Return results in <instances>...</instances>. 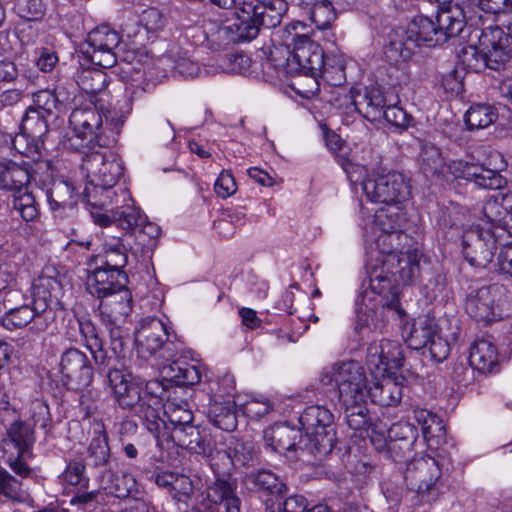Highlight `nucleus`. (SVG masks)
Masks as SVG:
<instances>
[{"instance_id":"nucleus-38","label":"nucleus","mask_w":512,"mask_h":512,"mask_svg":"<svg viewBox=\"0 0 512 512\" xmlns=\"http://www.w3.org/2000/svg\"><path fill=\"white\" fill-rule=\"evenodd\" d=\"M468 363L474 370L481 373H490L497 365V351L495 346L487 340L475 342L471 348Z\"/></svg>"},{"instance_id":"nucleus-5","label":"nucleus","mask_w":512,"mask_h":512,"mask_svg":"<svg viewBox=\"0 0 512 512\" xmlns=\"http://www.w3.org/2000/svg\"><path fill=\"white\" fill-rule=\"evenodd\" d=\"M466 15L458 4H448L437 12L435 21L427 16H416L410 26V38L418 46L435 47L458 36L464 29Z\"/></svg>"},{"instance_id":"nucleus-7","label":"nucleus","mask_w":512,"mask_h":512,"mask_svg":"<svg viewBox=\"0 0 512 512\" xmlns=\"http://www.w3.org/2000/svg\"><path fill=\"white\" fill-rule=\"evenodd\" d=\"M133 372L125 374L124 371L116 368H109L107 372V381L112 388L114 397L121 408L133 410L144 426V415L147 412L148 405L159 394L165 392V384L159 380H149L146 382L145 389L133 383L128 377Z\"/></svg>"},{"instance_id":"nucleus-30","label":"nucleus","mask_w":512,"mask_h":512,"mask_svg":"<svg viewBox=\"0 0 512 512\" xmlns=\"http://www.w3.org/2000/svg\"><path fill=\"white\" fill-rule=\"evenodd\" d=\"M57 271L53 267H46L33 281L32 298L36 302H42L47 312H53L50 308L53 300L58 301L62 285L57 277Z\"/></svg>"},{"instance_id":"nucleus-55","label":"nucleus","mask_w":512,"mask_h":512,"mask_svg":"<svg viewBox=\"0 0 512 512\" xmlns=\"http://www.w3.org/2000/svg\"><path fill=\"white\" fill-rule=\"evenodd\" d=\"M139 475L144 477L145 479L154 482L159 488L167 490L169 494L172 493L173 484L176 478L175 473L164 470H147V469H139Z\"/></svg>"},{"instance_id":"nucleus-13","label":"nucleus","mask_w":512,"mask_h":512,"mask_svg":"<svg viewBox=\"0 0 512 512\" xmlns=\"http://www.w3.org/2000/svg\"><path fill=\"white\" fill-rule=\"evenodd\" d=\"M121 42L120 34L108 25H101L87 35L80 53L87 62L101 67L110 68L117 63V53Z\"/></svg>"},{"instance_id":"nucleus-42","label":"nucleus","mask_w":512,"mask_h":512,"mask_svg":"<svg viewBox=\"0 0 512 512\" xmlns=\"http://www.w3.org/2000/svg\"><path fill=\"white\" fill-rule=\"evenodd\" d=\"M345 10L335 0H317L307 9L310 20L318 29L330 28L337 18V13Z\"/></svg>"},{"instance_id":"nucleus-44","label":"nucleus","mask_w":512,"mask_h":512,"mask_svg":"<svg viewBox=\"0 0 512 512\" xmlns=\"http://www.w3.org/2000/svg\"><path fill=\"white\" fill-rule=\"evenodd\" d=\"M110 460L111 452L107 434L104 430L96 431L87 450L88 464L93 467H107Z\"/></svg>"},{"instance_id":"nucleus-11","label":"nucleus","mask_w":512,"mask_h":512,"mask_svg":"<svg viewBox=\"0 0 512 512\" xmlns=\"http://www.w3.org/2000/svg\"><path fill=\"white\" fill-rule=\"evenodd\" d=\"M381 273L382 271L379 270H371V281L368 287L356 299L355 330L357 333L370 328L380 308H394L398 305L387 296V291L391 289L390 282Z\"/></svg>"},{"instance_id":"nucleus-61","label":"nucleus","mask_w":512,"mask_h":512,"mask_svg":"<svg viewBox=\"0 0 512 512\" xmlns=\"http://www.w3.org/2000/svg\"><path fill=\"white\" fill-rule=\"evenodd\" d=\"M33 453L31 454H21V452H17L16 457H9L7 460V464L10 469L20 478L27 479L32 478L35 470L31 468L27 462V458H32Z\"/></svg>"},{"instance_id":"nucleus-12","label":"nucleus","mask_w":512,"mask_h":512,"mask_svg":"<svg viewBox=\"0 0 512 512\" xmlns=\"http://www.w3.org/2000/svg\"><path fill=\"white\" fill-rule=\"evenodd\" d=\"M440 476L439 464L430 456L412 459L406 464L403 474L407 488L416 492L420 504L430 503L436 499Z\"/></svg>"},{"instance_id":"nucleus-25","label":"nucleus","mask_w":512,"mask_h":512,"mask_svg":"<svg viewBox=\"0 0 512 512\" xmlns=\"http://www.w3.org/2000/svg\"><path fill=\"white\" fill-rule=\"evenodd\" d=\"M54 318L53 312H47L42 302L32 300V305L24 304L9 308L1 317L2 326L10 331L19 329L34 321L41 328L47 326V321Z\"/></svg>"},{"instance_id":"nucleus-46","label":"nucleus","mask_w":512,"mask_h":512,"mask_svg":"<svg viewBox=\"0 0 512 512\" xmlns=\"http://www.w3.org/2000/svg\"><path fill=\"white\" fill-rule=\"evenodd\" d=\"M498 114L489 104L472 105L465 114V122L469 130L483 129L496 121Z\"/></svg>"},{"instance_id":"nucleus-63","label":"nucleus","mask_w":512,"mask_h":512,"mask_svg":"<svg viewBox=\"0 0 512 512\" xmlns=\"http://www.w3.org/2000/svg\"><path fill=\"white\" fill-rule=\"evenodd\" d=\"M193 492L194 488L191 479L184 475H176L172 493L170 494L172 498L178 501L186 502L191 498Z\"/></svg>"},{"instance_id":"nucleus-43","label":"nucleus","mask_w":512,"mask_h":512,"mask_svg":"<svg viewBox=\"0 0 512 512\" xmlns=\"http://www.w3.org/2000/svg\"><path fill=\"white\" fill-rule=\"evenodd\" d=\"M41 151L37 155V158H32L31 160H25V168L29 173V184L34 182L41 189H45L49 186L54 179L53 177V169L50 160L41 158Z\"/></svg>"},{"instance_id":"nucleus-49","label":"nucleus","mask_w":512,"mask_h":512,"mask_svg":"<svg viewBox=\"0 0 512 512\" xmlns=\"http://www.w3.org/2000/svg\"><path fill=\"white\" fill-rule=\"evenodd\" d=\"M459 58L469 71L479 73L487 68L485 49L482 46L470 45L464 47L459 54Z\"/></svg>"},{"instance_id":"nucleus-1","label":"nucleus","mask_w":512,"mask_h":512,"mask_svg":"<svg viewBox=\"0 0 512 512\" xmlns=\"http://www.w3.org/2000/svg\"><path fill=\"white\" fill-rule=\"evenodd\" d=\"M167 389L148 405L144 415V427L151 433L161 448L172 443L189 452L210 456L222 441L218 430H211L193 424L194 415L188 402L167 400Z\"/></svg>"},{"instance_id":"nucleus-52","label":"nucleus","mask_w":512,"mask_h":512,"mask_svg":"<svg viewBox=\"0 0 512 512\" xmlns=\"http://www.w3.org/2000/svg\"><path fill=\"white\" fill-rule=\"evenodd\" d=\"M30 107L48 117H50L54 111H61L50 89H43L34 93L33 104Z\"/></svg>"},{"instance_id":"nucleus-56","label":"nucleus","mask_w":512,"mask_h":512,"mask_svg":"<svg viewBox=\"0 0 512 512\" xmlns=\"http://www.w3.org/2000/svg\"><path fill=\"white\" fill-rule=\"evenodd\" d=\"M30 419L32 421V426L35 427L39 425L42 429H47L51 425V414L48 405L40 400L35 399L30 404Z\"/></svg>"},{"instance_id":"nucleus-17","label":"nucleus","mask_w":512,"mask_h":512,"mask_svg":"<svg viewBox=\"0 0 512 512\" xmlns=\"http://www.w3.org/2000/svg\"><path fill=\"white\" fill-rule=\"evenodd\" d=\"M366 197L374 203L393 204L405 201L410 190L404 176L398 172L369 177L362 184Z\"/></svg>"},{"instance_id":"nucleus-10","label":"nucleus","mask_w":512,"mask_h":512,"mask_svg":"<svg viewBox=\"0 0 512 512\" xmlns=\"http://www.w3.org/2000/svg\"><path fill=\"white\" fill-rule=\"evenodd\" d=\"M320 382L325 386L335 384L340 403H351L354 399L365 400L368 397L365 370L354 360L336 362L323 368Z\"/></svg>"},{"instance_id":"nucleus-19","label":"nucleus","mask_w":512,"mask_h":512,"mask_svg":"<svg viewBox=\"0 0 512 512\" xmlns=\"http://www.w3.org/2000/svg\"><path fill=\"white\" fill-rule=\"evenodd\" d=\"M404 360L403 347L398 341H374L367 349L366 363L376 377L394 374L403 366Z\"/></svg>"},{"instance_id":"nucleus-33","label":"nucleus","mask_w":512,"mask_h":512,"mask_svg":"<svg viewBox=\"0 0 512 512\" xmlns=\"http://www.w3.org/2000/svg\"><path fill=\"white\" fill-rule=\"evenodd\" d=\"M261 28L252 13L239 11L235 21L230 25L221 26L218 33L225 36L229 42H248L258 36Z\"/></svg>"},{"instance_id":"nucleus-2","label":"nucleus","mask_w":512,"mask_h":512,"mask_svg":"<svg viewBox=\"0 0 512 512\" xmlns=\"http://www.w3.org/2000/svg\"><path fill=\"white\" fill-rule=\"evenodd\" d=\"M137 358L134 360L135 376L144 379L155 372L157 363L152 359L170 362L162 367L164 378L178 386H191L201 380L196 365L178 358L182 343L171 339L167 326L156 317H148L136 331Z\"/></svg>"},{"instance_id":"nucleus-41","label":"nucleus","mask_w":512,"mask_h":512,"mask_svg":"<svg viewBox=\"0 0 512 512\" xmlns=\"http://www.w3.org/2000/svg\"><path fill=\"white\" fill-rule=\"evenodd\" d=\"M8 440L21 454H31L36 441L34 427L26 421H15L7 429Z\"/></svg>"},{"instance_id":"nucleus-27","label":"nucleus","mask_w":512,"mask_h":512,"mask_svg":"<svg viewBox=\"0 0 512 512\" xmlns=\"http://www.w3.org/2000/svg\"><path fill=\"white\" fill-rule=\"evenodd\" d=\"M111 206L112 221L123 230H137L145 220V215L134 205V200L126 189H120V194L114 196Z\"/></svg>"},{"instance_id":"nucleus-60","label":"nucleus","mask_w":512,"mask_h":512,"mask_svg":"<svg viewBox=\"0 0 512 512\" xmlns=\"http://www.w3.org/2000/svg\"><path fill=\"white\" fill-rule=\"evenodd\" d=\"M214 191L218 197L226 199L234 195L237 191V184L232 175L228 170H223L214 184Z\"/></svg>"},{"instance_id":"nucleus-31","label":"nucleus","mask_w":512,"mask_h":512,"mask_svg":"<svg viewBox=\"0 0 512 512\" xmlns=\"http://www.w3.org/2000/svg\"><path fill=\"white\" fill-rule=\"evenodd\" d=\"M75 75L77 86L85 93L91 95V99L104 97L110 99V91L106 90L108 85V76L104 68L84 67L80 64Z\"/></svg>"},{"instance_id":"nucleus-62","label":"nucleus","mask_w":512,"mask_h":512,"mask_svg":"<svg viewBox=\"0 0 512 512\" xmlns=\"http://www.w3.org/2000/svg\"><path fill=\"white\" fill-rule=\"evenodd\" d=\"M165 19L159 10L149 8L142 12L140 24L148 33H156L164 27Z\"/></svg>"},{"instance_id":"nucleus-54","label":"nucleus","mask_w":512,"mask_h":512,"mask_svg":"<svg viewBox=\"0 0 512 512\" xmlns=\"http://www.w3.org/2000/svg\"><path fill=\"white\" fill-rule=\"evenodd\" d=\"M75 324L78 326L82 341L86 348L91 346L96 347V344L103 342L99 335L96 325L88 317H80L75 320Z\"/></svg>"},{"instance_id":"nucleus-4","label":"nucleus","mask_w":512,"mask_h":512,"mask_svg":"<svg viewBox=\"0 0 512 512\" xmlns=\"http://www.w3.org/2000/svg\"><path fill=\"white\" fill-rule=\"evenodd\" d=\"M83 154L81 169L87 178L83 201L94 208H107L117 196L114 187L124 173L123 161L113 148H93Z\"/></svg>"},{"instance_id":"nucleus-9","label":"nucleus","mask_w":512,"mask_h":512,"mask_svg":"<svg viewBox=\"0 0 512 512\" xmlns=\"http://www.w3.org/2000/svg\"><path fill=\"white\" fill-rule=\"evenodd\" d=\"M29 184V173L25 163L12 160H0V190L13 192L12 210L26 222L39 217V208L35 196L31 192L21 191Z\"/></svg>"},{"instance_id":"nucleus-35","label":"nucleus","mask_w":512,"mask_h":512,"mask_svg":"<svg viewBox=\"0 0 512 512\" xmlns=\"http://www.w3.org/2000/svg\"><path fill=\"white\" fill-rule=\"evenodd\" d=\"M414 418L421 426L422 435L428 447L437 449L445 443L446 429L437 415L426 409H418L414 411Z\"/></svg>"},{"instance_id":"nucleus-16","label":"nucleus","mask_w":512,"mask_h":512,"mask_svg":"<svg viewBox=\"0 0 512 512\" xmlns=\"http://www.w3.org/2000/svg\"><path fill=\"white\" fill-rule=\"evenodd\" d=\"M503 291L504 287L499 284L470 288L465 302L467 314L477 322L490 323L500 319Z\"/></svg>"},{"instance_id":"nucleus-59","label":"nucleus","mask_w":512,"mask_h":512,"mask_svg":"<svg viewBox=\"0 0 512 512\" xmlns=\"http://www.w3.org/2000/svg\"><path fill=\"white\" fill-rule=\"evenodd\" d=\"M474 371L475 370L468 363V360L461 357L453 364L450 372V378L455 383L466 386L473 381Z\"/></svg>"},{"instance_id":"nucleus-23","label":"nucleus","mask_w":512,"mask_h":512,"mask_svg":"<svg viewBox=\"0 0 512 512\" xmlns=\"http://www.w3.org/2000/svg\"><path fill=\"white\" fill-rule=\"evenodd\" d=\"M265 447L278 454L308 451V439L301 429L291 427L286 423L275 424L263 432Z\"/></svg>"},{"instance_id":"nucleus-50","label":"nucleus","mask_w":512,"mask_h":512,"mask_svg":"<svg viewBox=\"0 0 512 512\" xmlns=\"http://www.w3.org/2000/svg\"><path fill=\"white\" fill-rule=\"evenodd\" d=\"M365 102L367 106L366 117L372 120H379L387 107V99L382 90L378 87H371L365 93Z\"/></svg>"},{"instance_id":"nucleus-3","label":"nucleus","mask_w":512,"mask_h":512,"mask_svg":"<svg viewBox=\"0 0 512 512\" xmlns=\"http://www.w3.org/2000/svg\"><path fill=\"white\" fill-rule=\"evenodd\" d=\"M131 110L129 96L117 99L115 103L112 99L95 98L75 107L69 116V123L75 138L87 140L89 149L96 146L114 148Z\"/></svg>"},{"instance_id":"nucleus-57","label":"nucleus","mask_w":512,"mask_h":512,"mask_svg":"<svg viewBox=\"0 0 512 512\" xmlns=\"http://www.w3.org/2000/svg\"><path fill=\"white\" fill-rule=\"evenodd\" d=\"M61 477L63 482L72 486L86 487L88 484L85 465L81 461L70 462Z\"/></svg>"},{"instance_id":"nucleus-14","label":"nucleus","mask_w":512,"mask_h":512,"mask_svg":"<svg viewBox=\"0 0 512 512\" xmlns=\"http://www.w3.org/2000/svg\"><path fill=\"white\" fill-rule=\"evenodd\" d=\"M321 61L319 65L302 64L299 69L301 73L309 76L310 87L305 90H300L295 85H300V77L296 78L293 83V89L301 96L309 97L313 95L319 86V78L330 86L339 87L346 81L345 64L341 56L325 55L321 48Z\"/></svg>"},{"instance_id":"nucleus-22","label":"nucleus","mask_w":512,"mask_h":512,"mask_svg":"<svg viewBox=\"0 0 512 512\" xmlns=\"http://www.w3.org/2000/svg\"><path fill=\"white\" fill-rule=\"evenodd\" d=\"M504 35L505 31L500 26L482 30L479 43L485 49V62L490 70L500 72L512 64V47L505 42Z\"/></svg>"},{"instance_id":"nucleus-58","label":"nucleus","mask_w":512,"mask_h":512,"mask_svg":"<svg viewBox=\"0 0 512 512\" xmlns=\"http://www.w3.org/2000/svg\"><path fill=\"white\" fill-rule=\"evenodd\" d=\"M483 216L487 223L493 226H502L505 223L506 214L499 198L491 197L483 205Z\"/></svg>"},{"instance_id":"nucleus-64","label":"nucleus","mask_w":512,"mask_h":512,"mask_svg":"<svg viewBox=\"0 0 512 512\" xmlns=\"http://www.w3.org/2000/svg\"><path fill=\"white\" fill-rule=\"evenodd\" d=\"M388 123L396 127H407L410 122V116L401 108L395 104H388L382 113V117Z\"/></svg>"},{"instance_id":"nucleus-48","label":"nucleus","mask_w":512,"mask_h":512,"mask_svg":"<svg viewBox=\"0 0 512 512\" xmlns=\"http://www.w3.org/2000/svg\"><path fill=\"white\" fill-rule=\"evenodd\" d=\"M210 417L214 427H207L220 432L232 431L237 426L235 412L231 407L215 404L210 408Z\"/></svg>"},{"instance_id":"nucleus-36","label":"nucleus","mask_w":512,"mask_h":512,"mask_svg":"<svg viewBox=\"0 0 512 512\" xmlns=\"http://www.w3.org/2000/svg\"><path fill=\"white\" fill-rule=\"evenodd\" d=\"M373 386L367 389L371 401L380 406H395L400 403L403 396V386L391 375L382 377Z\"/></svg>"},{"instance_id":"nucleus-15","label":"nucleus","mask_w":512,"mask_h":512,"mask_svg":"<svg viewBox=\"0 0 512 512\" xmlns=\"http://www.w3.org/2000/svg\"><path fill=\"white\" fill-rule=\"evenodd\" d=\"M61 384L70 391H82L93 381L94 368L87 355L77 348L65 350L59 362Z\"/></svg>"},{"instance_id":"nucleus-53","label":"nucleus","mask_w":512,"mask_h":512,"mask_svg":"<svg viewBox=\"0 0 512 512\" xmlns=\"http://www.w3.org/2000/svg\"><path fill=\"white\" fill-rule=\"evenodd\" d=\"M18 15L28 21L42 19L46 11L43 0H20L17 5Z\"/></svg>"},{"instance_id":"nucleus-24","label":"nucleus","mask_w":512,"mask_h":512,"mask_svg":"<svg viewBox=\"0 0 512 512\" xmlns=\"http://www.w3.org/2000/svg\"><path fill=\"white\" fill-rule=\"evenodd\" d=\"M221 434L222 441L217 444L216 450L210 456L203 457L213 460L215 457L223 455L229 465L235 469L252 466L256 457L255 443L252 440L226 435L223 432Z\"/></svg>"},{"instance_id":"nucleus-37","label":"nucleus","mask_w":512,"mask_h":512,"mask_svg":"<svg viewBox=\"0 0 512 512\" xmlns=\"http://www.w3.org/2000/svg\"><path fill=\"white\" fill-rule=\"evenodd\" d=\"M340 404L344 408L348 427L358 433L360 437H363L374 426L373 417L367 408L366 399H354L351 403Z\"/></svg>"},{"instance_id":"nucleus-26","label":"nucleus","mask_w":512,"mask_h":512,"mask_svg":"<svg viewBox=\"0 0 512 512\" xmlns=\"http://www.w3.org/2000/svg\"><path fill=\"white\" fill-rule=\"evenodd\" d=\"M241 11L252 13L262 28L271 29L281 23L288 3L285 0H248L242 2Z\"/></svg>"},{"instance_id":"nucleus-20","label":"nucleus","mask_w":512,"mask_h":512,"mask_svg":"<svg viewBox=\"0 0 512 512\" xmlns=\"http://www.w3.org/2000/svg\"><path fill=\"white\" fill-rule=\"evenodd\" d=\"M306 30L304 23L296 21L288 24L282 31V41L292 50V58L299 67L302 64L319 65L321 61V47L308 36Z\"/></svg>"},{"instance_id":"nucleus-28","label":"nucleus","mask_w":512,"mask_h":512,"mask_svg":"<svg viewBox=\"0 0 512 512\" xmlns=\"http://www.w3.org/2000/svg\"><path fill=\"white\" fill-rule=\"evenodd\" d=\"M126 283L127 276L124 272L115 273L101 266L87 277L86 287L91 295L103 299L119 289L125 288Z\"/></svg>"},{"instance_id":"nucleus-40","label":"nucleus","mask_w":512,"mask_h":512,"mask_svg":"<svg viewBox=\"0 0 512 512\" xmlns=\"http://www.w3.org/2000/svg\"><path fill=\"white\" fill-rule=\"evenodd\" d=\"M247 483L251 485V489L261 492L267 496L282 495L286 490V485L279 477L269 470H259L252 472L246 476Z\"/></svg>"},{"instance_id":"nucleus-34","label":"nucleus","mask_w":512,"mask_h":512,"mask_svg":"<svg viewBox=\"0 0 512 512\" xmlns=\"http://www.w3.org/2000/svg\"><path fill=\"white\" fill-rule=\"evenodd\" d=\"M46 198L52 211L60 209L73 208L83 194L76 193V188L72 182L58 178L45 189Z\"/></svg>"},{"instance_id":"nucleus-39","label":"nucleus","mask_w":512,"mask_h":512,"mask_svg":"<svg viewBox=\"0 0 512 512\" xmlns=\"http://www.w3.org/2000/svg\"><path fill=\"white\" fill-rule=\"evenodd\" d=\"M438 327L434 319L427 315L419 316L410 327L406 342L411 349L419 350L437 336Z\"/></svg>"},{"instance_id":"nucleus-18","label":"nucleus","mask_w":512,"mask_h":512,"mask_svg":"<svg viewBox=\"0 0 512 512\" xmlns=\"http://www.w3.org/2000/svg\"><path fill=\"white\" fill-rule=\"evenodd\" d=\"M21 133L13 139V147L26 157L39 154L44 145L43 137L48 132V116L28 107L21 122Z\"/></svg>"},{"instance_id":"nucleus-21","label":"nucleus","mask_w":512,"mask_h":512,"mask_svg":"<svg viewBox=\"0 0 512 512\" xmlns=\"http://www.w3.org/2000/svg\"><path fill=\"white\" fill-rule=\"evenodd\" d=\"M462 246L465 259L475 268H486L492 262L497 249L494 233L480 227L464 233Z\"/></svg>"},{"instance_id":"nucleus-29","label":"nucleus","mask_w":512,"mask_h":512,"mask_svg":"<svg viewBox=\"0 0 512 512\" xmlns=\"http://www.w3.org/2000/svg\"><path fill=\"white\" fill-rule=\"evenodd\" d=\"M99 312L104 321L116 325L123 321L132 311V296L127 287L119 289L100 299Z\"/></svg>"},{"instance_id":"nucleus-32","label":"nucleus","mask_w":512,"mask_h":512,"mask_svg":"<svg viewBox=\"0 0 512 512\" xmlns=\"http://www.w3.org/2000/svg\"><path fill=\"white\" fill-rule=\"evenodd\" d=\"M208 498L214 504L211 512H241V500L234 484L227 479L218 477L209 487Z\"/></svg>"},{"instance_id":"nucleus-45","label":"nucleus","mask_w":512,"mask_h":512,"mask_svg":"<svg viewBox=\"0 0 512 512\" xmlns=\"http://www.w3.org/2000/svg\"><path fill=\"white\" fill-rule=\"evenodd\" d=\"M0 497L5 501L17 503H23L29 498L28 492L23 488L22 480L14 477L3 467H0Z\"/></svg>"},{"instance_id":"nucleus-8","label":"nucleus","mask_w":512,"mask_h":512,"mask_svg":"<svg viewBox=\"0 0 512 512\" xmlns=\"http://www.w3.org/2000/svg\"><path fill=\"white\" fill-rule=\"evenodd\" d=\"M299 423L308 439V452L322 459L334 449L337 438L334 427V415L324 406L311 405L304 409Z\"/></svg>"},{"instance_id":"nucleus-47","label":"nucleus","mask_w":512,"mask_h":512,"mask_svg":"<svg viewBox=\"0 0 512 512\" xmlns=\"http://www.w3.org/2000/svg\"><path fill=\"white\" fill-rule=\"evenodd\" d=\"M420 160L421 168L426 174H437L444 166L440 148L430 142L422 144Z\"/></svg>"},{"instance_id":"nucleus-51","label":"nucleus","mask_w":512,"mask_h":512,"mask_svg":"<svg viewBox=\"0 0 512 512\" xmlns=\"http://www.w3.org/2000/svg\"><path fill=\"white\" fill-rule=\"evenodd\" d=\"M474 172L475 175L471 176L470 181H473L479 187L498 189L502 186L503 179L497 171L475 164Z\"/></svg>"},{"instance_id":"nucleus-6","label":"nucleus","mask_w":512,"mask_h":512,"mask_svg":"<svg viewBox=\"0 0 512 512\" xmlns=\"http://www.w3.org/2000/svg\"><path fill=\"white\" fill-rule=\"evenodd\" d=\"M423 255L417 250L392 254L390 252L379 253L370 257L366 263V273L371 281V270L382 271V275L389 279L391 289L387 296L398 304L399 283L403 285L413 284L420 276V260Z\"/></svg>"}]
</instances>
